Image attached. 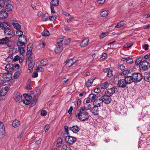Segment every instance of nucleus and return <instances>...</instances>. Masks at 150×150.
Returning <instances> with one entry per match:
<instances>
[{
    "instance_id": "58",
    "label": "nucleus",
    "mask_w": 150,
    "mask_h": 150,
    "mask_svg": "<svg viewBox=\"0 0 150 150\" xmlns=\"http://www.w3.org/2000/svg\"><path fill=\"white\" fill-rule=\"evenodd\" d=\"M107 76L108 77H111L112 76V71L110 70L107 74Z\"/></svg>"
},
{
    "instance_id": "49",
    "label": "nucleus",
    "mask_w": 150,
    "mask_h": 150,
    "mask_svg": "<svg viewBox=\"0 0 150 150\" xmlns=\"http://www.w3.org/2000/svg\"><path fill=\"white\" fill-rule=\"evenodd\" d=\"M71 39L70 38L65 39L64 41V44L66 45H68L70 42Z\"/></svg>"
},
{
    "instance_id": "57",
    "label": "nucleus",
    "mask_w": 150,
    "mask_h": 150,
    "mask_svg": "<svg viewBox=\"0 0 150 150\" xmlns=\"http://www.w3.org/2000/svg\"><path fill=\"white\" fill-rule=\"evenodd\" d=\"M50 20L52 21H53L56 19V17L55 16H50L49 17Z\"/></svg>"
},
{
    "instance_id": "64",
    "label": "nucleus",
    "mask_w": 150,
    "mask_h": 150,
    "mask_svg": "<svg viewBox=\"0 0 150 150\" xmlns=\"http://www.w3.org/2000/svg\"><path fill=\"white\" fill-rule=\"evenodd\" d=\"M133 45V43L132 42L128 43L125 46L126 47H130Z\"/></svg>"
},
{
    "instance_id": "10",
    "label": "nucleus",
    "mask_w": 150,
    "mask_h": 150,
    "mask_svg": "<svg viewBox=\"0 0 150 150\" xmlns=\"http://www.w3.org/2000/svg\"><path fill=\"white\" fill-rule=\"evenodd\" d=\"M77 61V59L75 58L70 59H67L65 61V62L66 63L67 66L70 67L75 64Z\"/></svg>"
},
{
    "instance_id": "3",
    "label": "nucleus",
    "mask_w": 150,
    "mask_h": 150,
    "mask_svg": "<svg viewBox=\"0 0 150 150\" xmlns=\"http://www.w3.org/2000/svg\"><path fill=\"white\" fill-rule=\"evenodd\" d=\"M150 63L146 60L143 61L140 65V67L141 69L145 71L150 67Z\"/></svg>"
},
{
    "instance_id": "4",
    "label": "nucleus",
    "mask_w": 150,
    "mask_h": 150,
    "mask_svg": "<svg viewBox=\"0 0 150 150\" xmlns=\"http://www.w3.org/2000/svg\"><path fill=\"white\" fill-rule=\"evenodd\" d=\"M132 75L134 81L135 82L138 83L140 82L143 78L142 75L139 73H135Z\"/></svg>"
},
{
    "instance_id": "31",
    "label": "nucleus",
    "mask_w": 150,
    "mask_h": 150,
    "mask_svg": "<svg viewBox=\"0 0 150 150\" xmlns=\"http://www.w3.org/2000/svg\"><path fill=\"white\" fill-rule=\"evenodd\" d=\"M16 34L17 36H19L18 40H21V38H22L23 33L21 30H17L16 32Z\"/></svg>"
},
{
    "instance_id": "29",
    "label": "nucleus",
    "mask_w": 150,
    "mask_h": 150,
    "mask_svg": "<svg viewBox=\"0 0 150 150\" xmlns=\"http://www.w3.org/2000/svg\"><path fill=\"white\" fill-rule=\"evenodd\" d=\"M98 107L95 106V105H94V107H93L91 109V111L93 114L94 115H96L97 114V112L98 111Z\"/></svg>"
},
{
    "instance_id": "35",
    "label": "nucleus",
    "mask_w": 150,
    "mask_h": 150,
    "mask_svg": "<svg viewBox=\"0 0 150 150\" xmlns=\"http://www.w3.org/2000/svg\"><path fill=\"white\" fill-rule=\"evenodd\" d=\"M43 36H47L50 35L49 31L47 30H44L43 32L41 33Z\"/></svg>"
},
{
    "instance_id": "50",
    "label": "nucleus",
    "mask_w": 150,
    "mask_h": 150,
    "mask_svg": "<svg viewBox=\"0 0 150 150\" xmlns=\"http://www.w3.org/2000/svg\"><path fill=\"white\" fill-rule=\"evenodd\" d=\"M63 40V38H59V39L58 40H57V45H60V43L62 44V42Z\"/></svg>"
},
{
    "instance_id": "15",
    "label": "nucleus",
    "mask_w": 150,
    "mask_h": 150,
    "mask_svg": "<svg viewBox=\"0 0 150 150\" xmlns=\"http://www.w3.org/2000/svg\"><path fill=\"white\" fill-rule=\"evenodd\" d=\"M115 89L114 88H112L107 90L105 92V93L107 94V95L110 96L115 93Z\"/></svg>"
},
{
    "instance_id": "40",
    "label": "nucleus",
    "mask_w": 150,
    "mask_h": 150,
    "mask_svg": "<svg viewBox=\"0 0 150 150\" xmlns=\"http://www.w3.org/2000/svg\"><path fill=\"white\" fill-rule=\"evenodd\" d=\"M28 64H29L28 67V70L30 71V72L31 71H32V69L35 64L29 63H28Z\"/></svg>"
},
{
    "instance_id": "7",
    "label": "nucleus",
    "mask_w": 150,
    "mask_h": 150,
    "mask_svg": "<svg viewBox=\"0 0 150 150\" xmlns=\"http://www.w3.org/2000/svg\"><path fill=\"white\" fill-rule=\"evenodd\" d=\"M4 31L5 35L6 37L8 38H11L13 35V31L10 30V28L4 29Z\"/></svg>"
},
{
    "instance_id": "33",
    "label": "nucleus",
    "mask_w": 150,
    "mask_h": 150,
    "mask_svg": "<svg viewBox=\"0 0 150 150\" xmlns=\"http://www.w3.org/2000/svg\"><path fill=\"white\" fill-rule=\"evenodd\" d=\"M109 86V84L108 82H105L102 84L101 88V89H106Z\"/></svg>"
},
{
    "instance_id": "21",
    "label": "nucleus",
    "mask_w": 150,
    "mask_h": 150,
    "mask_svg": "<svg viewBox=\"0 0 150 150\" xmlns=\"http://www.w3.org/2000/svg\"><path fill=\"white\" fill-rule=\"evenodd\" d=\"M8 16V13L6 11H0V18H6Z\"/></svg>"
},
{
    "instance_id": "18",
    "label": "nucleus",
    "mask_w": 150,
    "mask_h": 150,
    "mask_svg": "<svg viewBox=\"0 0 150 150\" xmlns=\"http://www.w3.org/2000/svg\"><path fill=\"white\" fill-rule=\"evenodd\" d=\"M33 100V98H32L31 99H29L27 97L23 100V103L26 105H28L29 104H30L31 107H32L33 106L32 105L31 101Z\"/></svg>"
},
{
    "instance_id": "54",
    "label": "nucleus",
    "mask_w": 150,
    "mask_h": 150,
    "mask_svg": "<svg viewBox=\"0 0 150 150\" xmlns=\"http://www.w3.org/2000/svg\"><path fill=\"white\" fill-rule=\"evenodd\" d=\"M24 48H18V51L21 54H23L25 52Z\"/></svg>"
},
{
    "instance_id": "37",
    "label": "nucleus",
    "mask_w": 150,
    "mask_h": 150,
    "mask_svg": "<svg viewBox=\"0 0 150 150\" xmlns=\"http://www.w3.org/2000/svg\"><path fill=\"white\" fill-rule=\"evenodd\" d=\"M125 22L124 21H121L117 23V25L115 26V28H120L122 26L124 25Z\"/></svg>"
},
{
    "instance_id": "13",
    "label": "nucleus",
    "mask_w": 150,
    "mask_h": 150,
    "mask_svg": "<svg viewBox=\"0 0 150 150\" xmlns=\"http://www.w3.org/2000/svg\"><path fill=\"white\" fill-rule=\"evenodd\" d=\"M127 84L125 81L124 79H121L118 81L117 85L120 88H125L126 87Z\"/></svg>"
},
{
    "instance_id": "17",
    "label": "nucleus",
    "mask_w": 150,
    "mask_h": 150,
    "mask_svg": "<svg viewBox=\"0 0 150 150\" xmlns=\"http://www.w3.org/2000/svg\"><path fill=\"white\" fill-rule=\"evenodd\" d=\"M60 44L59 45H56L57 47L55 49V52L57 54L59 53L63 49L62 44L60 43Z\"/></svg>"
},
{
    "instance_id": "11",
    "label": "nucleus",
    "mask_w": 150,
    "mask_h": 150,
    "mask_svg": "<svg viewBox=\"0 0 150 150\" xmlns=\"http://www.w3.org/2000/svg\"><path fill=\"white\" fill-rule=\"evenodd\" d=\"M93 104L95 106L98 107L103 106V103L102 98L95 99L94 102Z\"/></svg>"
},
{
    "instance_id": "12",
    "label": "nucleus",
    "mask_w": 150,
    "mask_h": 150,
    "mask_svg": "<svg viewBox=\"0 0 150 150\" xmlns=\"http://www.w3.org/2000/svg\"><path fill=\"white\" fill-rule=\"evenodd\" d=\"M124 80L125 81L126 83H127V85L130 84L133 82L134 81L132 75V76H126L125 77Z\"/></svg>"
},
{
    "instance_id": "61",
    "label": "nucleus",
    "mask_w": 150,
    "mask_h": 150,
    "mask_svg": "<svg viewBox=\"0 0 150 150\" xmlns=\"http://www.w3.org/2000/svg\"><path fill=\"white\" fill-rule=\"evenodd\" d=\"M26 55L28 57V56H30V55L33 56V54L32 53V51H30L27 50V52H26Z\"/></svg>"
},
{
    "instance_id": "34",
    "label": "nucleus",
    "mask_w": 150,
    "mask_h": 150,
    "mask_svg": "<svg viewBox=\"0 0 150 150\" xmlns=\"http://www.w3.org/2000/svg\"><path fill=\"white\" fill-rule=\"evenodd\" d=\"M94 80V79H91L88 81L86 83V86L87 87L90 86L92 85Z\"/></svg>"
},
{
    "instance_id": "48",
    "label": "nucleus",
    "mask_w": 150,
    "mask_h": 150,
    "mask_svg": "<svg viewBox=\"0 0 150 150\" xmlns=\"http://www.w3.org/2000/svg\"><path fill=\"white\" fill-rule=\"evenodd\" d=\"M50 124H47L44 127V129L45 132V133L48 131L49 129H50Z\"/></svg>"
},
{
    "instance_id": "28",
    "label": "nucleus",
    "mask_w": 150,
    "mask_h": 150,
    "mask_svg": "<svg viewBox=\"0 0 150 150\" xmlns=\"http://www.w3.org/2000/svg\"><path fill=\"white\" fill-rule=\"evenodd\" d=\"M130 70L127 69L124 71L120 74V75L122 76H124L125 77L127 76Z\"/></svg>"
},
{
    "instance_id": "56",
    "label": "nucleus",
    "mask_w": 150,
    "mask_h": 150,
    "mask_svg": "<svg viewBox=\"0 0 150 150\" xmlns=\"http://www.w3.org/2000/svg\"><path fill=\"white\" fill-rule=\"evenodd\" d=\"M20 75L19 73L18 72H16L14 75L13 78L15 79H17Z\"/></svg>"
},
{
    "instance_id": "24",
    "label": "nucleus",
    "mask_w": 150,
    "mask_h": 150,
    "mask_svg": "<svg viewBox=\"0 0 150 150\" xmlns=\"http://www.w3.org/2000/svg\"><path fill=\"white\" fill-rule=\"evenodd\" d=\"M13 69V66L11 64H7L5 67V70L7 71L11 72Z\"/></svg>"
},
{
    "instance_id": "32",
    "label": "nucleus",
    "mask_w": 150,
    "mask_h": 150,
    "mask_svg": "<svg viewBox=\"0 0 150 150\" xmlns=\"http://www.w3.org/2000/svg\"><path fill=\"white\" fill-rule=\"evenodd\" d=\"M12 24L14 28L17 30H20L21 28L20 25L17 23H13Z\"/></svg>"
},
{
    "instance_id": "2",
    "label": "nucleus",
    "mask_w": 150,
    "mask_h": 150,
    "mask_svg": "<svg viewBox=\"0 0 150 150\" xmlns=\"http://www.w3.org/2000/svg\"><path fill=\"white\" fill-rule=\"evenodd\" d=\"M23 96L25 98V97L28 98L29 99H31L33 98V100L31 101L32 105V106L35 105L36 103L38 101V96L37 95H34L32 93H31V95H29L27 94H23Z\"/></svg>"
},
{
    "instance_id": "38",
    "label": "nucleus",
    "mask_w": 150,
    "mask_h": 150,
    "mask_svg": "<svg viewBox=\"0 0 150 150\" xmlns=\"http://www.w3.org/2000/svg\"><path fill=\"white\" fill-rule=\"evenodd\" d=\"M48 63V60L46 59L42 60L40 62V63L42 66H44L47 65Z\"/></svg>"
},
{
    "instance_id": "26",
    "label": "nucleus",
    "mask_w": 150,
    "mask_h": 150,
    "mask_svg": "<svg viewBox=\"0 0 150 150\" xmlns=\"http://www.w3.org/2000/svg\"><path fill=\"white\" fill-rule=\"evenodd\" d=\"M20 125L19 121L16 119L13 122L12 125L14 128L18 127Z\"/></svg>"
},
{
    "instance_id": "46",
    "label": "nucleus",
    "mask_w": 150,
    "mask_h": 150,
    "mask_svg": "<svg viewBox=\"0 0 150 150\" xmlns=\"http://www.w3.org/2000/svg\"><path fill=\"white\" fill-rule=\"evenodd\" d=\"M32 4H34L37 6H39L40 4L38 2V0H32Z\"/></svg>"
},
{
    "instance_id": "55",
    "label": "nucleus",
    "mask_w": 150,
    "mask_h": 150,
    "mask_svg": "<svg viewBox=\"0 0 150 150\" xmlns=\"http://www.w3.org/2000/svg\"><path fill=\"white\" fill-rule=\"evenodd\" d=\"M125 66L122 64L119 65L118 68L122 71L123 70L125 69Z\"/></svg>"
},
{
    "instance_id": "47",
    "label": "nucleus",
    "mask_w": 150,
    "mask_h": 150,
    "mask_svg": "<svg viewBox=\"0 0 150 150\" xmlns=\"http://www.w3.org/2000/svg\"><path fill=\"white\" fill-rule=\"evenodd\" d=\"M5 4V2L4 0H0V9L4 6Z\"/></svg>"
},
{
    "instance_id": "63",
    "label": "nucleus",
    "mask_w": 150,
    "mask_h": 150,
    "mask_svg": "<svg viewBox=\"0 0 150 150\" xmlns=\"http://www.w3.org/2000/svg\"><path fill=\"white\" fill-rule=\"evenodd\" d=\"M32 45L31 44H30L27 47V50L32 51Z\"/></svg>"
},
{
    "instance_id": "41",
    "label": "nucleus",
    "mask_w": 150,
    "mask_h": 150,
    "mask_svg": "<svg viewBox=\"0 0 150 150\" xmlns=\"http://www.w3.org/2000/svg\"><path fill=\"white\" fill-rule=\"evenodd\" d=\"M108 35V32L102 33L100 35V38L101 39H103Z\"/></svg>"
},
{
    "instance_id": "44",
    "label": "nucleus",
    "mask_w": 150,
    "mask_h": 150,
    "mask_svg": "<svg viewBox=\"0 0 150 150\" xmlns=\"http://www.w3.org/2000/svg\"><path fill=\"white\" fill-rule=\"evenodd\" d=\"M126 62L127 64H131L133 62V60L132 58L130 57H127Z\"/></svg>"
},
{
    "instance_id": "39",
    "label": "nucleus",
    "mask_w": 150,
    "mask_h": 150,
    "mask_svg": "<svg viewBox=\"0 0 150 150\" xmlns=\"http://www.w3.org/2000/svg\"><path fill=\"white\" fill-rule=\"evenodd\" d=\"M48 14L47 13L44 14L42 16V19L43 21H47L48 20Z\"/></svg>"
},
{
    "instance_id": "5",
    "label": "nucleus",
    "mask_w": 150,
    "mask_h": 150,
    "mask_svg": "<svg viewBox=\"0 0 150 150\" xmlns=\"http://www.w3.org/2000/svg\"><path fill=\"white\" fill-rule=\"evenodd\" d=\"M13 97L16 102L20 103L22 101V95L19 92H15L13 94Z\"/></svg>"
},
{
    "instance_id": "52",
    "label": "nucleus",
    "mask_w": 150,
    "mask_h": 150,
    "mask_svg": "<svg viewBox=\"0 0 150 150\" xmlns=\"http://www.w3.org/2000/svg\"><path fill=\"white\" fill-rule=\"evenodd\" d=\"M24 132L23 131H22L21 132L19 133V135L17 137V138L18 139H21L22 137L23 136L24 134Z\"/></svg>"
},
{
    "instance_id": "25",
    "label": "nucleus",
    "mask_w": 150,
    "mask_h": 150,
    "mask_svg": "<svg viewBox=\"0 0 150 150\" xmlns=\"http://www.w3.org/2000/svg\"><path fill=\"white\" fill-rule=\"evenodd\" d=\"M26 62L27 61L28 62V63H31L35 64V58H33V56H28V60H27V59L26 58Z\"/></svg>"
},
{
    "instance_id": "27",
    "label": "nucleus",
    "mask_w": 150,
    "mask_h": 150,
    "mask_svg": "<svg viewBox=\"0 0 150 150\" xmlns=\"http://www.w3.org/2000/svg\"><path fill=\"white\" fill-rule=\"evenodd\" d=\"M13 8V6L11 4H6L5 6V9L8 11H11Z\"/></svg>"
},
{
    "instance_id": "6",
    "label": "nucleus",
    "mask_w": 150,
    "mask_h": 150,
    "mask_svg": "<svg viewBox=\"0 0 150 150\" xmlns=\"http://www.w3.org/2000/svg\"><path fill=\"white\" fill-rule=\"evenodd\" d=\"M76 139L74 137L67 136L65 138V141L70 144H73L76 141Z\"/></svg>"
},
{
    "instance_id": "8",
    "label": "nucleus",
    "mask_w": 150,
    "mask_h": 150,
    "mask_svg": "<svg viewBox=\"0 0 150 150\" xmlns=\"http://www.w3.org/2000/svg\"><path fill=\"white\" fill-rule=\"evenodd\" d=\"M23 37L25 42H22V41L23 40H21V41L19 40V42H17V45L18 48H25V43H27V40L26 39V37L25 36H23Z\"/></svg>"
},
{
    "instance_id": "14",
    "label": "nucleus",
    "mask_w": 150,
    "mask_h": 150,
    "mask_svg": "<svg viewBox=\"0 0 150 150\" xmlns=\"http://www.w3.org/2000/svg\"><path fill=\"white\" fill-rule=\"evenodd\" d=\"M69 129L74 133H77L79 131L80 128L77 125H74L70 127Z\"/></svg>"
},
{
    "instance_id": "16",
    "label": "nucleus",
    "mask_w": 150,
    "mask_h": 150,
    "mask_svg": "<svg viewBox=\"0 0 150 150\" xmlns=\"http://www.w3.org/2000/svg\"><path fill=\"white\" fill-rule=\"evenodd\" d=\"M3 76L6 81H9L12 78V75L10 73H5L3 74Z\"/></svg>"
},
{
    "instance_id": "23",
    "label": "nucleus",
    "mask_w": 150,
    "mask_h": 150,
    "mask_svg": "<svg viewBox=\"0 0 150 150\" xmlns=\"http://www.w3.org/2000/svg\"><path fill=\"white\" fill-rule=\"evenodd\" d=\"M88 38H86L82 40L80 44V46L82 47H86L88 45Z\"/></svg>"
},
{
    "instance_id": "30",
    "label": "nucleus",
    "mask_w": 150,
    "mask_h": 150,
    "mask_svg": "<svg viewBox=\"0 0 150 150\" xmlns=\"http://www.w3.org/2000/svg\"><path fill=\"white\" fill-rule=\"evenodd\" d=\"M59 1L58 0H53L50 2L51 6H58L59 4Z\"/></svg>"
},
{
    "instance_id": "51",
    "label": "nucleus",
    "mask_w": 150,
    "mask_h": 150,
    "mask_svg": "<svg viewBox=\"0 0 150 150\" xmlns=\"http://www.w3.org/2000/svg\"><path fill=\"white\" fill-rule=\"evenodd\" d=\"M6 93V92L4 90L1 89L0 91V95L1 96H4Z\"/></svg>"
},
{
    "instance_id": "19",
    "label": "nucleus",
    "mask_w": 150,
    "mask_h": 150,
    "mask_svg": "<svg viewBox=\"0 0 150 150\" xmlns=\"http://www.w3.org/2000/svg\"><path fill=\"white\" fill-rule=\"evenodd\" d=\"M9 41V38L5 37L4 38L0 39V44L7 45Z\"/></svg>"
},
{
    "instance_id": "1",
    "label": "nucleus",
    "mask_w": 150,
    "mask_h": 150,
    "mask_svg": "<svg viewBox=\"0 0 150 150\" xmlns=\"http://www.w3.org/2000/svg\"><path fill=\"white\" fill-rule=\"evenodd\" d=\"M81 110H77L76 113V117L81 121H85L89 118L88 113L86 112H81Z\"/></svg>"
},
{
    "instance_id": "53",
    "label": "nucleus",
    "mask_w": 150,
    "mask_h": 150,
    "mask_svg": "<svg viewBox=\"0 0 150 150\" xmlns=\"http://www.w3.org/2000/svg\"><path fill=\"white\" fill-rule=\"evenodd\" d=\"M47 114V112L46 110H42L41 111V115L42 116H45Z\"/></svg>"
},
{
    "instance_id": "45",
    "label": "nucleus",
    "mask_w": 150,
    "mask_h": 150,
    "mask_svg": "<svg viewBox=\"0 0 150 150\" xmlns=\"http://www.w3.org/2000/svg\"><path fill=\"white\" fill-rule=\"evenodd\" d=\"M108 12L106 11H105L102 12L100 14V15L103 17H104L107 16L108 15Z\"/></svg>"
},
{
    "instance_id": "20",
    "label": "nucleus",
    "mask_w": 150,
    "mask_h": 150,
    "mask_svg": "<svg viewBox=\"0 0 150 150\" xmlns=\"http://www.w3.org/2000/svg\"><path fill=\"white\" fill-rule=\"evenodd\" d=\"M144 79L145 81L150 82V72H147L144 73Z\"/></svg>"
},
{
    "instance_id": "59",
    "label": "nucleus",
    "mask_w": 150,
    "mask_h": 150,
    "mask_svg": "<svg viewBox=\"0 0 150 150\" xmlns=\"http://www.w3.org/2000/svg\"><path fill=\"white\" fill-rule=\"evenodd\" d=\"M20 59V57L18 55H16L14 57L13 60L14 62L18 61Z\"/></svg>"
},
{
    "instance_id": "9",
    "label": "nucleus",
    "mask_w": 150,
    "mask_h": 150,
    "mask_svg": "<svg viewBox=\"0 0 150 150\" xmlns=\"http://www.w3.org/2000/svg\"><path fill=\"white\" fill-rule=\"evenodd\" d=\"M103 103L105 104H109L111 101V98L110 96L107 95H104L101 97Z\"/></svg>"
},
{
    "instance_id": "42",
    "label": "nucleus",
    "mask_w": 150,
    "mask_h": 150,
    "mask_svg": "<svg viewBox=\"0 0 150 150\" xmlns=\"http://www.w3.org/2000/svg\"><path fill=\"white\" fill-rule=\"evenodd\" d=\"M0 132H5V128L3 123L0 122Z\"/></svg>"
},
{
    "instance_id": "43",
    "label": "nucleus",
    "mask_w": 150,
    "mask_h": 150,
    "mask_svg": "<svg viewBox=\"0 0 150 150\" xmlns=\"http://www.w3.org/2000/svg\"><path fill=\"white\" fill-rule=\"evenodd\" d=\"M142 62V59L141 57H139L135 61V63L136 64L138 65L140 64H141Z\"/></svg>"
},
{
    "instance_id": "36",
    "label": "nucleus",
    "mask_w": 150,
    "mask_h": 150,
    "mask_svg": "<svg viewBox=\"0 0 150 150\" xmlns=\"http://www.w3.org/2000/svg\"><path fill=\"white\" fill-rule=\"evenodd\" d=\"M88 97H89V99L91 100V102H92L96 98L97 96L95 94H91L89 95Z\"/></svg>"
},
{
    "instance_id": "22",
    "label": "nucleus",
    "mask_w": 150,
    "mask_h": 150,
    "mask_svg": "<svg viewBox=\"0 0 150 150\" xmlns=\"http://www.w3.org/2000/svg\"><path fill=\"white\" fill-rule=\"evenodd\" d=\"M1 28L4 29H9L10 28V24L7 22H3L2 23H1L0 25Z\"/></svg>"
},
{
    "instance_id": "62",
    "label": "nucleus",
    "mask_w": 150,
    "mask_h": 150,
    "mask_svg": "<svg viewBox=\"0 0 150 150\" xmlns=\"http://www.w3.org/2000/svg\"><path fill=\"white\" fill-rule=\"evenodd\" d=\"M38 73L36 71H34L32 75V76L34 78H36L38 76Z\"/></svg>"
},
{
    "instance_id": "60",
    "label": "nucleus",
    "mask_w": 150,
    "mask_h": 150,
    "mask_svg": "<svg viewBox=\"0 0 150 150\" xmlns=\"http://www.w3.org/2000/svg\"><path fill=\"white\" fill-rule=\"evenodd\" d=\"M148 45L147 44L142 45L143 48L145 50H148Z\"/></svg>"
}]
</instances>
